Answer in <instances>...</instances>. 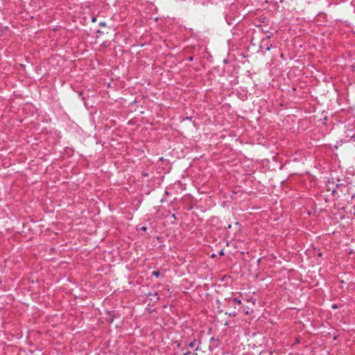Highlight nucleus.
I'll list each match as a JSON object with an SVG mask.
<instances>
[{"label":"nucleus","mask_w":355,"mask_h":355,"mask_svg":"<svg viewBox=\"0 0 355 355\" xmlns=\"http://www.w3.org/2000/svg\"><path fill=\"white\" fill-rule=\"evenodd\" d=\"M275 259V257L273 256V254H270V255H268V259Z\"/></svg>","instance_id":"7ed1b4c3"},{"label":"nucleus","mask_w":355,"mask_h":355,"mask_svg":"<svg viewBox=\"0 0 355 355\" xmlns=\"http://www.w3.org/2000/svg\"><path fill=\"white\" fill-rule=\"evenodd\" d=\"M195 344H196V340H193V341H191L189 343V347L192 348L195 346Z\"/></svg>","instance_id":"f257e3e1"},{"label":"nucleus","mask_w":355,"mask_h":355,"mask_svg":"<svg viewBox=\"0 0 355 355\" xmlns=\"http://www.w3.org/2000/svg\"><path fill=\"white\" fill-rule=\"evenodd\" d=\"M351 139L355 141V135L352 136Z\"/></svg>","instance_id":"423d86ee"},{"label":"nucleus","mask_w":355,"mask_h":355,"mask_svg":"<svg viewBox=\"0 0 355 355\" xmlns=\"http://www.w3.org/2000/svg\"><path fill=\"white\" fill-rule=\"evenodd\" d=\"M100 25H101V26H105V22H101V23H100Z\"/></svg>","instance_id":"39448f33"},{"label":"nucleus","mask_w":355,"mask_h":355,"mask_svg":"<svg viewBox=\"0 0 355 355\" xmlns=\"http://www.w3.org/2000/svg\"><path fill=\"white\" fill-rule=\"evenodd\" d=\"M92 21H93V22L96 21V18H95V17H94V18L92 19Z\"/></svg>","instance_id":"6e6552de"},{"label":"nucleus","mask_w":355,"mask_h":355,"mask_svg":"<svg viewBox=\"0 0 355 355\" xmlns=\"http://www.w3.org/2000/svg\"><path fill=\"white\" fill-rule=\"evenodd\" d=\"M234 301L235 302L238 303V304H240V303H241V300H237L236 298H235V299L234 300Z\"/></svg>","instance_id":"20e7f679"},{"label":"nucleus","mask_w":355,"mask_h":355,"mask_svg":"<svg viewBox=\"0 0 355 355\" xmlns=\"http://www.w3.org/2000/svg\"><path fill=\"white\" fill-rule=\"evenodd\" d=\"M153 275L157 277L159 275V271H153Z\"/></svg>","instance_id":"f03ea898"},{"label":"nucleus","mask_w":355,"mask_h":355,"mask_svg":"<svg viewBox=\"0 0 355 355\" xmlns=\"http://www.w3.org/2000/svg\"><path fill=\"white\" fill-rule=\"evenodd\" d=\"M141 229L142 230H146V227H142Z\"/></svg>","instance_id":"0eeeda50"}]
</instances>
